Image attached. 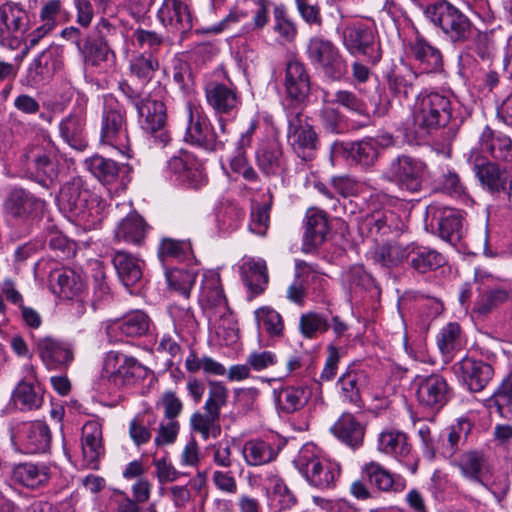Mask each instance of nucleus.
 <instances>
[{"label":"nucleus","instance_id":"obj_1","mask_svg":"<svg viewBox=\"0 0 512 512\" xmlns=\"http://www.w3.org/2000/svg\"><path fill=\"white\" fill-rule=\"evenodd\" d=\"M425 18L454 45L461 46L458 64L463 73L478 70V60L490 65L496 56L497 46L503 42V30H479L460 9L446 0L428 4Z\"/></svg>","mask_w":512,"mask_h":512},{"label":"nucleus","instance_id":"obj_2","mask_svg":"<svg viewBox=\"0 0 512 512\" xmlns=\"http://www.w3.org/2000/svg\"><path fill=\"white\" fill-rule=\"evenodd\" d=\"M19 163L29 179L45 188H49L59 174L58 149L44 138L28 143L22 149Z\"/></svg>","mask_w":512,"mask_h":512},{"label":"nucleus","instance_id":"obj_3","mask_svg":"<svg viewBox=\"0 0 512 512\" xmlns=\"http://www.w3.org/2000/svg\"><path fill=\"white\" fill-rule=\"evenodd\" d=\"M452 118L450 98L437 92L419 95L412 115L411 131L415 139L424 140Z\"/></svg>","mask_w":512,"mask_h":512},{"label":"nucleus","instance_id":"obj_4","mask_svg":"<svg viewBox=\"0 0 512 512\" xmlns=\"http://www.w3.org/2000/svg\"><path fill=\"white\" fill-rule=\"evenodd\" d=\"M45 200L37 197L30 190L21 186L11 187L3 201V212L15 223L23 225L25 234L33 221L43 213Z\"/></svg>","mask_w":512,"mask_h":512},{"label":"nucleus","instance_id":"obj_5","mask_svg":"<svg viewBox=\"0 0 512 512\" xmlns=\"http://www.w3.org/2000/svg\"><path fill=\"white\" fill-rule=\"evenodd\" d=\"M306 54L310 63L332 81L341 80L347 73L346 60L330 40L319 36L312 37L307 43Z\"/></svg>","mask_w":512,"mask_h":512},{"label":"nucleus","instance_id":"obj_6","mask_svg":"<svg viewBox=\"0 0 512 512\" xmlns=\"http://www.w3.org/2000/svg\"><path fill=\"white\" fill-rule=\"evenodd\" d=\"M127 111L116 99L105 102L100 124V142L119 150L128 149Z\"/></svg>","mask_w":512,"mask_h":512},{"label":"nucleus","instance_id":"obj_7","mask_svg":"<svg viewBox=\"0 0 512 512\" xmlns=\"http://www.w3.org/2000/svg\"><path fill=\"white\" fill-rule=\"evenodd\" d=\"M338 33L343 46L351 55H362L373 65L381 60V46L371 27L355 22L338 28Z\"/></svg>","mask_w":512,"mask_h":512},{"label":"nucleus","instance_id":"obj_8","mask_svg":"<svg viewBox=\"0 0 512 512\" xmlns=\"http://www.w3.org/2000/svg\"><path fill=\"white\" fill-rule=\"evenodd\" d=\"M293 463L309 484L319 489L334 486L340 475L337 463L318 458L308 447L299 451Z\"/></svg>","mask_w":512,"mask_h":512},{"label":"nucleus","instance_id":"obj_9","mask_svg":"<svg viewBox=\"0 0 512 512\" xmlns=\"http://www.w3.org/2000/svg\"><path fill=\"white\" fill-rule=\"evenodd\" d=\"M426 164L418 158L402 154L392 159L383 173V178L395 182L401 190L410 193L422 189Z\"/></svg>","mask_w":512,"mask_h":512},{"label":"nucleus","instance_id":"obj_10","mask_svg":"<svg viewBox=\"0 0 512 512\" xmlns=\"http://www.w3.org/2000/svg\"><path fill=\"white\" fill-rule=\"evenodd\" d=\"M57 199L60 209L68 213L70 218L80 222L89 221L93 204L96 202V198L84 187L79 177L65 183Z\"/></svg>","mask_w":512,"mask_h":512},{"label":"nucleus","instance_id":"obj_11","mask_svg":"<svg viewBox=\"0 0 512 512\" xmlns=\"http://www.w3.org/2000/svg\"><path fill=\"white\" fill-rule=\"evenodd\" d=\"M419 405L439 412L453 397V388L446 378L438 373L418 375L413 381Z\"/></svg>","mask_w":512,"mask_h":512},{"label":"nucleus","instance_id":"obj_12","mask_svg":"<svg viewBox=\"0 0 512 512\" xmlns=\"http://www.w3.org/2000/svg\"><path fill=\"white\" fill-rule=\"evenodd\" d=\"M184 117L187 123L184 136L186 142L208 151H216L224 147L227 139L217 136L212 131L207 118L201 114L197 107L188 103Z\"/></svg>","mask_w":512,"mask_h":512},{"label":"nucleus","instance_id":"obj_13","mask_svg":"<svg viewBox=\"0 0 512 512\" xmlns=\"http://www.w3.org/2000/svg\"><path fill=\"white\" fill-rule=\"evenodd\" d=\"M467 162L483 190L492 195H499L506 189L508 171L497 162L489 160L477 149L470 151Z\"/></svg>","mask_w":512,"mask_h":512},{"label":"nucleus","instance_id":"obj_14","mask_svg":"<svg viewBox=\"0 0 512 512\" xmlns=\"http://www.w3.org/2000/svg\"><path fill=\"white\" fill-rule=\"evenodd\" d=\"M104 371L108 381L116 387H123L144 379L148 370L135 358L119 352H109L105 358Z\"/></svg>","mask_w":512,"mask_h":512},{"label":"nucleus","instance_id":"obj_15","mask_svg":"<svg viewBox=\"0 0 512 512\" xmlns=\"http://www.w3.org/2000/svg\"><path fill=\"white\" fill-rule=\"evenodd\" d=\"M288 143L302 160H311L320 145L319 137L313 126L301 113L288 119Z\"/></svg>","mask_w":512,"mask_h":512},{"label":"nucleus","instance_id":"obj_16","mask_svg":"<svg viewBox=\"0 0 512 512\" xmlns=\"http://www.w3.org/2000/svg\"><path fill=\"white\" fill-rule=\"evenodd\" d=\"M199 302L209 319L223 318L229 312L230 309L218 273L207 271L203 274Z\"/></svg>","mask_w":512,"mask_h":512},{"label":"nucleus","instance_id":"obj_17","mask_svg":"<svg viewBox=\"0 0 512 512\" xmlns=\"http://www.w3.org/2000/svg\"><path fill=\"white\" fill-rule=\"evenodd\" d=\"M453 371L471 392L482 391L494 375V369L490 364L470 357L456 362Z\"/></svg>","mask_w":512,"mask_h":512},{"label":"nucleus","instance_id":"obj_18","mask_svg":"<svg viewBox=\"0 0 512 512\" xmlns=\"http://www.w3.org/2000/svg\"><path fill=\"white\" fill-rule=\"evenodd\" d=\"M368 383L367 371L358 363L350 364L336 382L340 400L345 404L361 408L363 404L361 392Z\"/></svg>","mask_w":512,"mask_h":512},{"label":"nucleus","instance_id":"obj_19","mask_svg":"<svg viewBox=\"0 0 512 512\" xmlns=\"http://www.w3.org/2000/svg\"><path fill=\"white\" fill-rule=\"evenodd\" d=\"M140 127L147 133L155 134L160 132V143L166 145L170 137L163 129L166 124V106L162 101L152 99L150 96L136 108Z\"/></svg>","mask_w":512,"mask_h":512},{"label":"nucleus","instance_id":"obj_20","mask_svg":"<svg viewBox=\"0 0 512 512\" xmlns=\"http://www.w3.org/2000/svg\"><path fill=\"white\" fill-rule=\"evenodd\" d=\"M378 141L364 138L355 142H340L334 144L336 152L340 153L349 165L362 168L372 167L379 157Z\"/></svg>","mask_w":512,"mask_h":512},{"label":"nucleus","instance_id":"obj_21","mask_svg":"<svg viewBox=\"0 0 512 512\" xmlns=\"http://www.w3.org/2000/svg\"><path fill=\"white\" fill-rule=\"evenodd\" d=\"M452 465L459 469L464 478L487 486V477L491 475L492 466L483 451H465L452 461Z\"/></svg>","mask_w":512,"mask_h":512},{"label":"nucleus","instance_id":"obj_22","mask_svg":"<svg viewBox=\"0 0 512 512\" xmlns=\"http://www.w3.org/2000/svg\"><path fill=\"white\" fill-rule=\"evenodd\" d=\"M15 437L26 453H45L50 449L51 432L48 425L42 421L22 424Z\"/></svg>","mask_w":512,"mask_h":512},{"label":"nucleus","instance_id":"obj_23","mask_svg":"<svg viewBox=\"0 0 512 512\" xmlns=\"http://www.w3.org/2000/svg\"><path fill=\"white\" fill-rule=\"evenodd\" d=\"M408 56L417 62L419 68L425 73H437L443 70L441 51L420 34L408 43Z\"/></svg>","mask_w":512,"mask_h":512},{"label":"nucleus","instance_id":"obj_24","mask_svg":"<svg viewBox=\"0 0 512 512\" xmlns=\"http://www.w3.org/2000/svg\"><path fill=\"white\" fill-rule=\"evenodd\" d=\"M285 92L294 104H302L310 93V77L303 63L292 60L286 65Z\"/></svg>","mask_w":512,"mask_h":512},{"label":"nucleus","instance_id":"obj_25","mask_svg":"<svg viewBox=\"0 0 512 512\" xmlns=\"http://www.w3.org/2000/svg\"><path fill=\"white\" fill-rule=\"evenodd\" d=\"M329 231L327 214L317 208L308 209L302 250L305 253L314 251L325 242Z\"/></svg>","mask_w":512,"mask_h":512},{"label":"nucleus","instance_id":"obj_26","mask_svg":"<svg viewBox=\"0 0 512 512\" xmlns=\"http://www.w3.org/2000/svg\"><path fill=\"white\" fill-rule=\"evenodd\" d=\"M36 346L41 360L49 369L67 367L73 360L71 348L52 337L38 339Z\"/></svg>","mask_w":512,"mask_h":512},{"label":"nucleus","instance_id":"obj_27","mask_svg":"<svg viewBox=\"0 0 512 512\" xmlns=\"http://www.w3.org/2000/svg\"><path fill=\"white\" fill-rule=\"evenodd\" d=\"M11 480L27 489L36 490L48 484L50 468L45 464L39 463H19L12 468Z\"/></svg>","mask_w":512,"mask_h":512},{"label":"nucleus","instance_id":"obj_28","mask_svg":"<svg viewBox=\"0 0 512 512\" xmlns=\"http://www.w3.org/2000/svg\"><path fill=\"white\" fill-rule=\"evenodd\" d=\"M480 153L487 152L497 161L512 162V139L485 126L479 135Z\"/></svg>","mask_w":512,"mask_h":512},{"label":"nucleus","instance_id":"obj_29","mask_svg":"<svg viewBox=\"0 0 512 512\" xmlns=\"http://www.w3.org/2000/svg\"><path fill=\"white\" fill-rule=\"evenodd\" d=\"M158 17L165 26H170L179 33H186L193 27L189 7L180 0H164Z\"/></svg>","mask_w":512,"mask_h":512},{"label":"nucleus","instance_id":"obj_30","mask_svg":"<svg viewBox=\"0 0 512 512\" xmlns=\"http://www.w3.org/2000/svg\"><path fill=\"white\" fill-rule=\"evenodd\" d=\"M28 16L24 9L14 3L0 6V42L9 43L11 38H17V33L26 29Z\"/></svg>","mask_w":512,"mask_h":512},{"label":"nucleus","instance_id":"obj_31","mask_svg":"<svg viewBox=\"0 0 512 512\" xmlns=\"http://www.w3.org/2000/svg\"><path fill=\"white\" fill-rule=\"evenodd\" d=\"M330 432L343 444L357 449L363 444L365 427L353 414L344 412L331 426Z\"/></svg>","mask_w":512,"mask_h":512},{"label":"nucleus","instance_id":"obj_32","mask_svg":"<svg viewBox=\"0 0 512 512\" xmlns=\"http://www.w3.org/2000/svg\"><path fill=\"white\" fill-rule=\"evenodd\" d=\"M102 430L96 423H87L82 430V453L85 465L92 469L99 468V459L104 455Z\"/></svg>","mask_w":512,"mask_h":512},{"label":"nucleus","instance_id":"obj_33","mask_svg":"<svg viewBox=\"0 0 512 512\" xmlns=\"http://www.w3.org/2000/svg\"><path fill=\"white\" fill-rule=\"evenodd\" d=\"M256 160L259 169L267 176L281 175L285 170L281 144L276 140H269L258 148Z\"/></svg>","mask_w":512,"mask_h":512},{"label":"nucleus","instance_id":"obj_34","mask_svg":"<svg viewBox=\"0 0 512 512\" xmlns=\"http://www.w3.org/2000/svg\"><path fill=\"white\" fill-rule=\"evenodd\" d=\"M52 291L60 297L72 299L84 289V281L74 270L64 268L57 269L49 276Z\"/></svg>","mask_w":512,"mask_h":512},{"label":"nucleus","instance_id":"obj_35","mask_svg":"<svg viewBox=\"0 0 512 512\" xmlns=\"http://www.w3.org/2000/svg\"><path fill=\"white\" fill-rule=\"evenodd\" d=\"M276 408L283 414H292L301 410L309 401L311 392L304 386H286L274 390Z\"/></svg>","mask_w":512,"mask_h":512},{"label":"nucleus","instance_id":"obj_36","mask_svg":"<svg viewBox=\"0 0 512 512\" xmlns=\"http://www.w3.org/2000/svg\"><path fill=\"white\" fill-rule=\"evenodd\" d=\"M147 225L137 213H129L115 229V240L127 244L141 245L146 237Z\"/></svg>","mask_w":512,"mask_h":512},{"label":"nucleus","instance_id":"obj_37","mask_svg":"<svg viewBox=\"0 0 512 512\" xmlns=\"http://www.w3.org/2000/svg\"><path fill=\"white\" fill-rule=\"evenodd\" d=\"M85 167L100 182L107 184L115 182L120 173H129L131 171V167L128 164L119 165L113 159L100 155H94L86 159Z\"/></svg>","mask_w":512,"mask_h":512},{"label":"nucleus","instance_id":"obj_38","mask_svg":"<svg viewBox=\"0 0 512 512\" xmlns=\"http://www.w3.org/2000/svg\"><path fill=\"white\" fill-rule=\"evenodd\" d=\"M209 105L219 114H229L237 109L239 100L236 92L225 84H210L206 87Z\"/></svg>","mask_w":512,"mask_h":512},{"label":"nucleus","instance_id":"obj_39","mask_svg":"<svg viewBox=\"0 0 512 512\" xmlns=\"http://www.w3.org/2000/svg\"><path fill=\"white\" fill-rule=\"evenodd\" d=\"M463 216L454 209H444L438 218V235L456 245L464 235Z\"/></svg>","mask_w":512,"mask_h":512},{"label":"nucleus","instance_id":"obj_40","mask_svg":"<svg viewBox=\"0 0 512 512\" xmlns=\"http://www.w3.org/2000/svg\"><path fill=\"white\" fill-rule=\"evenodd\" d=\"M472 430V423L460 418L453 425L447 427L441 434L443 437V457H452L460 446H463Z\"/></svg>","mask_w":512,"mask_h":512},{"label":"nucleus","instance_id":"obj_41","mask_svg":"<svg viewBox=\"0 0 512 512\" xmlns=\"http://www.w3.org/2000/svg\"><path fill=\"white\" fill-rule=\"evenodd\" d=\"M410 266L419 273L436 270L445 263L444 256L428 247L409 245Z\"/></svg>","mask_w":512,"mask_h":512},{"label":"nucleus","instance_id":"obj_42","mask_svg":"<svg viewBox=\"0 0 512 512\" xmlns=\"http://www.w3.org/2000/svg\"><path fill=\"white\" fill-rule=\"evenodd\" d=\"M84 125V120L77 115H68L59 124L62 139L77 151H84L88 146Z\"/></svg>","mask_w":512,"mask_h":512},{"label":"nucleus","instance_id":"obj_43","mask_svg":"<svg viewBox=\"0 0 512 512\" xmlns=\"http://www.w3.org/2000/svg\"><path fill=\"white\" fill-rule=\"evenodd\" d=\"M113 264L118 277L126 287L136 284L142 278L139 260L128 252L116 251L113 256Z\"/></svg>","mask_w":512,"mask_h":512},{"label":"nucleus","instance_id":"obj_44","mask_svg":"<svg viewBox=\"0 0 512 512\" xmlns=\"http://www.w3.org/2000/svg\"><path fill=\"white\" fill-rule=\"evenodd\" d=\"M409 252V245L385 243L376 247L372 253V260L383 268L391 269L400 265L404 260H408Z\"/></svg>","mask_w":512,"mask_h":512},{"label":"nucleus","instance_id":"obj_45","mask_svg":"<svg viewBox=\"0 0 512 512\" xmlns=\"http://www.w3.org/2000/svg\"><path fill=\"white\" fill-rule=\"evenodd\" d=\"M160 63L152 53H139L134 55L129 62V72L138 82L148 84L158 72Z\"/></svg>","mask_w":512,"mask_h":512},{"label":"nucleus","instance_id":"obj_46","mask_svg":"<svg viewBox=\"0 0 512 512\" xmlns=\"http://www.w3.org/2000/svg\"><path fill=\"white\" fill-rule=\"evenodd\" d=\"M12 400L21 411L36 410L43 403V390L39 385L21 381L13 391Z\"/></svg>","mask_w":512,"mask_h":512},{"label":"nucleus","instance_id":"obj_47","mask_svg":"<svg viewBox=\"0 0 512 512\" xmlns=\"http://www.w3.org/2000/svg\"><path fill=\"white\" fill-rule=\"evenodd\" d=\"M489 409L506 419L512 418V372L503 379L498 389L488 400Z\"/></svg>","mask_w":512,"mask_h":512},{"label":"nucleus","instance_id":"obj_48","mask_svg":"<svg viewBox=\"0 0 512 512\" xmlns=\"http://www.w3.org/2000/svg\"><path fill=\"white\" fill-rule=\"evenodd\" d=\"M378 448L395 457H405L410 452L406 434L398 430L383 431L378 439Z\"/></svg>","mask_w":512,"mask_h":512},{"label":"nucleus","instance_id":"obj_49","mask_svg":"<svg viewBox=\"0 0 512 512\" xmlns=\"http://www.w3.org/2000/svg\"><path fill=\"white\" fill-rule=\"evenodd\" d=\"M242 278L249 289L260 294L268 283L267 267L262 260H249L242 267Z\"/></svg>","mask_w":512,"mask_h":512},{"label":"nucleus","instance_id":"obj_50","mask_svg":"<svg viewBox=\"0 0 512 512\" xmlns=\"http://www.w3.org/2000/svg\"><path fill=\"white\" fill-rule=\"evenodd\" d=\"M343 281L350 293L359 294L375 287V280L362 264L350 266L343 273Z\"/></svg>","mask_w":512,"mask_h":512},{"label":"nucleus","instance_id":"obj_51","mask_svg":"<svg viewBox=\"0 0 512 512\" xmlns=\"http://www.w3.org/2000/svg\"><path fill=\"white\" fill-rule=\"evenodd\" d=\"M78 51L82 55L86 64L99 66L102 62L108 60V55L114 54L110 44L104 43L95 37L88 36L83 44L79 46Z\"/></svg>","mask_w":512,"mask_h":512},{"label":"nucleus","instance_id":"obj_52","mask_svg":"<svg viewBox=\"0 0 512 512\" xmlns=\"http://www.w3.org/2000/svg\"><path fill=\"white\" fill-rule=\"evenodd\" d=\"M417 75L411 71L392 72L388 76V86L396 96L404 99L418 97V90L415 87Z\"/></svg>","mask_w":512,"mask_h":512},{"label":"nucleus","instance_id":"obj_53","mask_svg":"<svg viewBox=\"0 0 512 512\" xmlns=\"http://www.w3.org/2000/svg\"><path fill=\"white\" fill-rule=\"evenodd\" d=\"M510 295L511 291L505 288L488 289L477 298L473 312L479 316H485L507 302Z\"/></svg>","mask_w":512,"mask_h":512},{"label":"nucleus","instance_id":"obj_54","mask_svg":"<svg viewBox=\"0 0 512 512\" xmlns=\"http://www.w3.org/2000/svg\"><path fill=\"white\" fill-rule=\"evenodd\" d=\"M191 255L192 246L190 241L186 240L163 238L158 248V257L163 263L170 259L185 261Z\"/></svg>","mask_w":512,"mask_h":512},{"label":"nucleus","instance_id":"obj_55","mask_svg":"<svg viewBox=\"0 0 512 512\" xmlns=\"http://www.w3.org/2000/svg\"><path fill=\"white\" fill-rule=\"evenodd\" d=\"M437 345L442 355L449 360L456 350L462 347V330L458 323L451 322L442 328L437 338Z\"/></svg>","mask_w":512,"mask_h":512},{"label":"nucleus","instance_id":"obj_56","mask_svg":"<svg viewBox=\"0 0 512 512\" xmlns=\"http://www.w3.org/2000/svg\"><path fill=\"white\" fill-rule=\"evenodd\" d=\"M243 455L248 465L258 466L272 461L276 453L267 442L250 440L243 447Z\"/></svg>","mask_w":512,"mask_h":512},{"label":"nucleus","instance_id":"obj_57","mask_svg":"<svg viewBox=\"0 0 512 512\" xmlns=\"http://www.w3.org/2000/svg\"><path fill=\"white\" fill-rule=\"evenodd\" d=\"M220 415L205 410V413L195 412L190 418V426L193 431L201 434L204 440H207L210 435L216 437L220 433V426L218 424Z\"/></svg>","mask_w":512,"mask_h":512},{"label":"nucleus","instance_id":"obj_58","mask_svg":"<svg viewBox=\"0 0 512 512\" xmlns=\"http://www.w3.org/2000/svg\"><path fill=\"white\" fill-rule=\"evenodd\" d=\"M168 285L171 289L178 291L188 298L196 280V273L193 270L172 269L165 273Z\"/></svg>","mask_w":512,"mask_h":512},{"label":"nucleus","instance_id":"obj_59","mask_svg":"<svg viewBox=\"0 0 512 512\" xmlns=\"http://www.w3.org/2000/svg\"><path fill=\"white\" fill-rule=\"evenodd\" d=\"M150 328V319L142 311H136L123 318L119 325L121 332L129 337L145 335Z\"/></svg>","mask_w":512,"mask_h":512},{"label":"nucleus","instance_id":"obj_60","mask_svg":"<svg viewBox=\"0 0 512 512\" xmlns=\"http://www.w3.org/2000/svg\"><path fill=\"white\" fill-rule=\"evenodd\" d=\"M229 397V390L221 381H208V397L204 404V410H210L220 415L221 409L226 406Z\"/></svg>","mask_w":512,"mask_h":512},{"label":"nucleus","instance_id":"obj_61","mask_svg":"<svg viewBox=\"0 0 512 512\" xmlns=\"http://www.w3.org/2000/svg\"><path fill=\"white\" fill-rule=\"evenodd\" d=\"M363 473L370 483L381 491H390L395 485L393 475L377 462L367 463L363 468Z\"/></svg>","mask_w":512,"mask_h":512},{"label":"nucleus","instance_id":"obj_62","mask_svg":"<svg viewBox=\"0 0 512 512\" xmlns=\"http://www.w3.org/2000/svg\"><path fill=\"white\" fill-rule=\"evenodd\" d=\"M272 207V195L269 201L263 205H256L251 211L249 230L257 235L264 236L267 233L270 223V210Z\"/></svg>","mask_w":512,"mask_h":512},{"label":"nucleus","instance_id":"obj_63","mask_svg":"<svg viewBox=\"0 0 512 512\" xmlns=\"http://www.w3.org/2000/svg\"><path fill=\"white\" fill-rule=\"evenodd\" d=\"M259 326L271 336H281L283 333V321L278 312L270 308H260L255 312Z\"/></svg>","mask_w":512,"mask_h":512},{"label":"nucleus","instance_id":"obj_64","mask_svg":"<svg viewBox=\"0 0 512 512\" xmlns=\"http://www.w3.org/2000/svg\"><path fill=\"white\" fill-rule=\"evenodd\" d=\"M319 118L323 129L329 133L341 134L347 129L344 115L335 108L321 109Z\"/></svg>","mask_w":512,"mask_h":512}]
</instances>
